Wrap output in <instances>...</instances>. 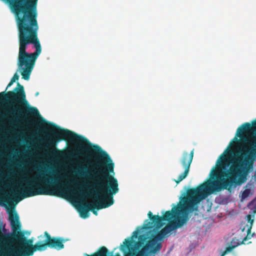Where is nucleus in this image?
Instances as JSON below:
<instances>
[{
	"label": "nucleus",
	"mask_w": 256,
	"mask_h": 256,
	"mask_svg": "<svg viewBox=\"0 0 256 256\" xmlns=\"http://www.w3.org/2000/svg\"><path fill=\"white\" fill-rule=\"evenodd\" d=\"M236 136L240 138L246 144L237 152L236 161L229 169L230 160L224 154H222L216 162V168L210 172L212 178H216L222 186L218 190H230L233 185H240L246 182L242 173L253 168L256 160V120L250 124L245 122L236 131Z\"/></svg>",
	"instance_id": "obj_2"
},
{
	"label": "nucleus",
	"mask_w": 256,
	"mask_h": 256,
	"mask_svg": "<svg viewBox=\"0 0 256 256\" xmlns=\"http://www.w3.org/2000/svg\"><path fill=\"white\" fill-rule=\"evenodd\" d=\"M234 240H233L232 241L231 243H232V244L233 242H234Z\"/></svg>",
	"instance_id": "obj_19"
},
{
	"label": "nucleus",
	"mask_w": 256,
	"mask_h": 256,
	"mask_svg": "<svg viewBox=\"0 0 256 256\" xmlns=\"http://www.w3.org/2000/svg\"><path fill=\"white\" fill-rule=\"evenodd\" d=\"M14 82L10 81L4 92H0V103L8 102L10 106V108L4 113L0 112V124L2 120H8V116L17 119L20 117L28 116H40L38 110L28 105L26 99V94L24 86L19 82L14 90L6 92Z\"/></svg>",
	"instance_id": "obj_6"
},
{
	"label": "nucleus",
	"mask_w": 256,
	"mask_h": 256,
	"mask_svg": "<svg viewBox=\"0 0 256 256\" xmlns=\"http://www.w3.org/2000/svg\"><path fill=\"white\" fill-rule=\"evenodd\" d=\"M18 78H19V76H18L17 73H16L14 75L13 77L10 80H12V82H16V80H18Z\"/></svg>",
	"instance_id": "obj_17"
},
{
	"label": "nucleus",
	"mask_w": 256,
	"mask_h": 256,
	"mask_svg": "<svg viewBox=\"0 0 256 256\" xmlns=\"http://www.w3.org/2000/svg\"><path fill=\"white\" fill-rule=\"evenodd\" d=\"M38 94H39L38 92H37L36 93V96H38Z\"/></svg>",
	"instance_id": "obj_18"
},
{
	"label": "nucleus",
	"mask_w": 256,
	"mask_h": 256,
	"mask_svg": "<svg viewBox=\"0 0 256 256\" xmlns=\"http://www.w3.org/2000/svg\"><path fill=\"white\" fill-rule=\"evenodd\" d=\"M138 230L134 231L132 237L125 239L120 246L124 256H147L148 254H153L152 248L144 250L148 242L147 236L142 234L138 236Z\"/></svg>",
	"instance_id": "obj_8"
},
{
	"label": "nucleus",
	"mask_w": 256,
	"mask_h": 256,
	"mask_svg": "<svg viewBox=\"0 0 256 256\" xmlns=\"http://www.w3.org/2000/svg\"><path fill=\"white\" fill-rule=\"evenodd\" d=\"M184 224V220L177 222L168 223L156 234L151 235L150 238L146 242L144 250L152 248V252L153 254L159 252L162 248V244L160 242H158V241L162 240L172 231L182 227Z\"/></svg>",
	"instance_id": "obj_10"
},
{
	"label": "nucleus",
	"mask_w": 256,
	"mask_h": 256,
	"mask_svg": "<svg viewBox=\"0 0 256 256\" xmlns=\"http://www.w3.org/2000/svg\"><path fill=\"white\" fill-rule=\"evenodd\" d=\"M43 120L44 121V122H46V120Z\"/></svg>",
	"instance_id": "obj_20"
},
{
	"label": "nucleus",
	"mask_w": 256,
	"mask_h": 256,
	"mask_svg": "<svg viewBox=\"0 0 256 256\" xmlns=\"http://www.w3.org/2000/svg\"><path fill=\"white\" fill-rule=\"evenodd\" d=\"M48 124L50 128L48 130L52 135L47 136L46 144L52 148L53 154H60V152L56 148V146L62 140L78 143L77 152L80 154L90 152L92 150L94 153L98 154L97 160L98 161L93 164L92 170H88L86 166H81L78 173L80 176L93 180L94 186L99 189L102 196L100 198L95 194L93 190L87 192H83L78 190H73L82 199L88 197L96 200L93 202H88V205L90 210L97 216L98 212L96 210L105 208L112 205L114 202L113 196L118 192V180L110 174L114 172V163L106 151L98 145H92L86 138L68 129L62 128L54 123H48Z\"/></svg>",
	"instance_id": "obj_1"
},
{
	"label": "nucleus",
	"mask_w": 256,
	"mask_h": 256,
	"mask_svg": "<svg viewBox=\"0 0 256 256\" xmlns=\"http://www.w3.org/2000/svg\"><path fill=\"white\" fill-rule=\"evenodd\" d=\"M247 217L248 222H250V226H247L248 227L247 230V235L243 238L242 241H238V242H236V244L232 245V246H229L228 248H226V250L220 256H224L227 252H230L231 250H232V249H234L238 246L242 244H245V242H246V240H248V239L250 238L253 236L254 233H253L252 234H250V232L252 223L254 222V220L252 219V216L250 214H248L247 216Z\"/></svg>",
	"instance_id": "obj_13"
},
{
	"label": "nucleus",
	"mask_w": 256,
	"mask_h": 256,
	"mask_svg": "<svg viewBox=\"0 0 256 256\" xmlns=\"http://www.w3.org/2000/svg\"><path fill=\"white\" fill-rule=\"evenodd\" d=\"M251 194V190L250 188L244 190L242 194V199L244 200L248 198Z\"/></svg>",
	"instance_id": "obj_15"
},
{
	"label": "nucleus",
	"mask_w": 256,
	"mask_h": 256,
	"mask_svg": "<svg viewBox=\"0 0 256 256\" xmlns=\"http://www.w3.org/2000/svg\"><path fill=\"white\" fill-rule=\"evenodd\" d=\"M222 186V184L217 180L204 182L196 188H189L186 196L181 198L178 204L174 206L171 210L166 211L162 216L153 215L150 211L148 216L150 222L144 224L142 228L148 230L154 228L158 230L164 224L163 222L171 223L184 220L185 224L188 219L189 212L198 210V204L212 192L220 191L218 188Z\"/></svg>",
	"instance_id": "obj_4"
},
{
	"label": "nucleus",
	"mask_w": 256,
	"mask_h": 256,
	"mask_svg": "<svg viewBox=\"0 0 256 256\" xmlns=\"http://www.w3.org/2000/svg\"><path fill=\"white\" fill-rule=\"evenodd\" d=\"M49 173L52 176L41 172L38 176L27 179L25 184L18 185L14 193L21 196L20 200L38 195L60 196L58 192L61 190L58 186L60 177L53 176L56 174L54 170Z\"/></svg>",
	"instance_id": "obj_7"
},
{
	"label": "nucleus",
	"mask_w": 256,
	"mask_h": 256,
	"mask_svg": "<svg viewBox=\"0 0 256 256\" xmlns=\"http://www.w3.org/2000/svg\"><path fill=\"white\" fill-rule=\"evenodd\" d=\"M90 211V208L88 202H86L84 204H82L80 206V216L82 218H86L88 216V212Z\"/></svg>",
	"instance_id": "obj_14"
},
{
	"label": "nucleus",
	"mask_w": 256,
	"mask_h": 256,
	"mask_svg": "<svg viewBox=\"0 0 256 256\" xmlns=\"http://www.w3.org/2000/svg\"><path fill=\"white\" fill-rule=\"evenodd\" d=\"M38 0H12L16 15L19 52L18 59H37L42 52L38 38Z\"/></svg>",
	"instance_id": "obj_3"
},
{
	"label": "nucleus",
	"mask_w": 256,
	"mask_h": 256,
	"mask_svg": "<svg viewBox=\"0 0 256 256\" xmlns=\"http://www.w3.org/2000/svg\"><path fill=\"white\" fill-rule=\"evenodd\" d=\"M184 224V220L177 222L168 223L156 234L151 235L150 238L146 242L144 250L152 248V252L153 254L159 252L162 248V244L160 242H158V241L162 240L172 231L182 227Z\"/></svg>",
	"instance_id": "obj_9"
},
{
	"label": "nucleus",
	"mask_w": 256,
	"mask_h": 256,
	"mask_svg": "<svg viewBox=\"0 0 256 256\" xmlns=\"http://www.w3.org/2000/svg\"><path fill=\"white\" fill-rule=\"evenodd\" d=\"M194 154V150H192L190 153L186 152H183L180 162L184 168V172L179 175L177 180H174L177 184H179L188 176L193 160Z\"/></svg>",
	"instance_id": "obj_11"
},
{
	"label": "nucleus",
	"mask_w": 256,
	"mask_h": 256,
	"mask_svg": "<svg viewBox=\"0 0 256 256\" xmlns=\"http://www.w3.org/2000/svg\"><path fill=\"white\" fill-rule=\"evenodd\" d=\"M237 137L238 136H236L233 140L229 144L228 147L227 148V149H228V148L230 147L233 144V143L234 142H239L240 140L237 138Z\"/></svg>",
	"instance_id": "obj_16"
},
{
	"label": "nucleus",
	"mask_w": 256,
	"mask_h": 256,
	"mask_svg": "<svg viewBox=\"0 0 256 256\" xmlns=\"http://www.w3.org/2000/svg\"><path fill=\"white\" fill-rule=\"evenodd\" d=\"M8 220L13 234L0 238V256H31L36 250L42 251V241L33 245V240L20 231L21 224L15 210L8 212Z\"/></svg>",
	"instance_id": "obj_5"
},
{
	"label": "nucleus",
	"mask_w": 256,
	"mask_h": 256,
	"mask_svg": "<svg viewBox=\"0 0 256 256\" xmlns=\"http://www.w3.org/2000/svg\"><path fill=\"white\" fill-rule=\"evenodd\" d=\"M44 237H46V240L42 241L41 246H42V250H46L48 246L57 250H61L64 248L63 242H65V240L62 238H52L47 232H44V236L40 235L38 238H44Z\"/></svg>",
	"instance_id": "obj_12"
}]
</instances>
